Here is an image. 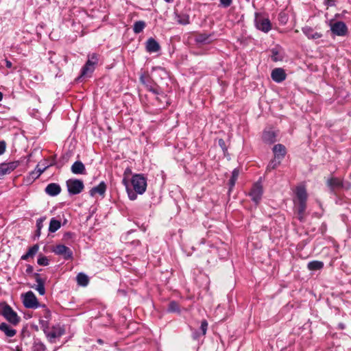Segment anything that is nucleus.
I'll return each mask as SVG.
<instances>
[{"mask_svg": "<svg viewBox=\"0 0 351 351\" xmlns=\"http://www.w3.org/2000/svg\"><path fill=\"white\" fill-rule=\"evenodd\" d=\"M71 169L74 174H84L85 173V167L81 161L75 162Z\"/></svg>", "mask_w": 351, "mask_h": 351, "instance_id": "16", "label": "nucleus"}, {"mask_svg": "<svg viewBox=\"0 0 351 351\" xmlns=\"http://www.w3.org/2000/svg\"><path fill=\"white\" fill-rule=\"evenodd\" d=\"M5 65L8 68H11L12 66V63L8 60H5Z\"/></svg>", "mask_w": 351, "mask_h": 351, "instance_id": "44", "label": "nucleus"}, {"mask_svg": "<svg viewBox=\"0 0 351 351\" xmlns=\"http://www.w3.org/2000/svg\"><path fill=\"white\" fill-rule=\"evenodd\" d=\"M23 302L26 308H34L38 306V300L32 291H29L24 295Z\"/></svg>", "mask_w": 351, "mask_h": 351, "instance_id": "7", "label": "nucleus"}, {"mask_svg": "<svg viewBox=\"0 0 351 351\" xmlns=\"http://www.w3.org/2000/svg\"><path fill=\"white\" fill-rule=\"evenodd\" d=\"M145 27V23L143 21H138L134 23L133 26V31L135 34L141 33Z\"/></svg>", "mask_w": 351, "mask_h": 351, "instance_id": "24", "label": "nucleus"}, {"mask_svg": "<svg viewBox=\"0 0 351 351\" xmlns=\"http://www.w3.org/2000/svg\"><path fill=\"white\" fill-rule=\"evenodd\" d=\"M53 252L58 255H62L65 259H69L72 258V251L66 246L64 245H58L54 249Z\"/></svg>", "mask_w": 351, "mask_h": 351, "instance_id": "8", "label": "nucleus"}, {"mask_svg": "<svg viewBox=\"0 0 351 351\" xmlns=\"http://www.w3.org/2000/svg\"><path fill=\"white\" fill-rule=\"evenodd\" d=\"M5 148H6L5 142L3 141H0V155H2L5 152Z\"/></svg>", "mask_w": 351, "mask_h": 351, "instance_id": "42", "label": "nucleus"}, {"mask_svg": "<svg viewBox=\"0 0 351 351\" xmlns=\"http://www.w3.org/2000/svg\"><path fill=\"white\" fill-rule=\"evenodd\" d=\"M324 267V263L321 261H314L308 263V268L310 270H319Z\"/></svg>", "mask_w": 351, "mask_h": 351, "instance_id": "26", "label": "nucleus"}, {"mask_svg": "<svg viewBox=\"0 0 351 351\" xmlns=\"http://www.w3.org/2000/svg\"><path fill=\"white\" fill-rule=\"evenodd\" d=\"M177 21L181 25H187L189 23V16L186 14L178 15Z\"/></svg>", "mask_w": 351, "mask_h": 351, "instance_id": "30", "label": "nucleus"}, {"mask_svg": "<svg viewBox=\"0 0 351 351\" xmlns=\"http://www.w3.org/2000/svg\"><path fill=\"white\" fill-rule=\"evenodd\" d=\"M219 144L221 146L223 145H224V141H223V140H222V139H219Z\"/></svg>", "mask_w": 351, "mask_h": 351, "instance_id": "46", "label": "nucleus"}, {"mask_svg": "<svg viewBox=\"0 0 351 351\" xmlns=\"http://www.w3.org/2000/svg\"><path fill=\"white\" fill-rule=\"evenodd\" d=\"M38 264L40 265L46 266L49 264V261L45 256H40L38 259Z\"/></svg>", "mask_w": 351, "mask_h": 351, "instance_id": "39", "label": "nucleus"}, {"mask_svg": "<svg viewBox=\"0 0 351 351\" xmlns=\"http://www.w3.org/2000/svg\"><path fill=\"white\" fill-rule=\"evenodd\" d=\"M239 174V170L237 169H234L232 171V176H231V178H230V179L229 180V184H230L231 187L234 185L235 182H236V180L238 178Z\"/></svg>", "mask_w": 351, "mask_h": 351, "instance_id": "31", "label": "nucleus"}, {"mask_svg": "<svg viewBox=\"0 0 351 351\" xmlns=\"http://www.w3.org/2000/svg\"><path fill=\"white\" fill-rule=\"evenodd\" d=\"M1 314L4 318L13 326H16L21 321L20 317L8 304H4L1 311Z\"/></svg>", "mask_w": 351, "mask_h": 351, "instance_id": "1", "label": "nucleus"}, {"mask_svg": "<svg viewBox=\"0 0 351 351\" xmlns=\"http://www.w3.org/2000/svg\"><path fill=\"white\" fill-rule=\"evenodd\" d=\"M43 172V170H40V169H39V170H38V175H37V177H38V176H40Z\"/></svg>", "mask_w": 351, "mask_h": 351, "instance_id": "47", "label": "nucleus"}, {"mask_svg": "<svg viewBox=\"0 0 351 351\" xmlns=\"http://www.w3.org/2000/svg\"><path fill=\"white\" fill-rule=\"evenodd\" d=\"M60 228V221L55 219L54 218L51 219L49 223V231L51 232H55Z\"/></svg>", "mask_w": 351, "mask_h": 351, "instance_id": "23", "label": "nucleus"}, {"mask_svg": "<svg viewBox=\"0 0 351 351\" xmlns=\"http://www.w3.org/2000/svg\"><path fill=\"white\" fill-rule=\"evenodd\" d=\"M132 184L134 190L139 195H142L146 190V179L141 175L137 174L132 177Z\"/></svg>", "mask_w": 351, "mask_h": 351, "instance_id": "3", "label": "nucleus"}, {"mask_svg": "<svg viewBox=\"0 0 351 351\" xmlns=\"http://www.w3.org/2000/svg\"><path fill=\"white\" fill-rule=\"evenodd\" d=\"M295 195L297 197H306V192L304 186L302 184L298 186L295 189Z\"/></svg>", "mask_w": 351, "mask_h": 351, "instance_id": "28", "label": "nucleus"}, {"mask_svg": "<svg viewBox=\"0 0 351 351\" xmlns=\"http://www.w3.org/2000/svg\"><path fill=\"white\" fill-rule=\"evenodd\" d=\"M306 199H299L298 202V211L300 214L302 213L306 208Z\"/></svg>", "mask_w": 351, "mask_h": 351, "instance_id": "33", "label": "nucleus"}, {"mask_svg": "<svg viewBox=\"0 0 351 351\" xmlns=\"http://www.w3.org/2000/svg\"><path fill=\"white\" fill-rule=\"evenodd\" d=\"M281 161L282 160L274 157V159H272L269 162V165H267V170L271 171V170L275 169L277 167H278L280 165V164L281 163Z\"/></svg>", "mask_w": 351, "mask_h": 351, "instance_id": "29", "label": "nucleus"}, {"mask_svg": "<svg viewBox=\"0 0 351 351\" xmlns=\"http://www.w3.org/2000/svg\"><path fill=\"white\" fill-rule=\"evenodd\" d=\"M271 77L274 82L280 83L285 80L286 73L282 69L276 68L271 71Z\"/></svg>", "mask_w": 351, "mask_h": 351, "instance_id": "9", "label": "nucleus"}, {"mask_svg": "<svg viewBox=\"0 0 351 351\" xmlns=\"http://www.w3.org/2000/svg\"><path fill=\"white\" fill-rule=\"evenodd\" d=\"M330 30L336 36H343L348 32V27L344 22L330 21L329 23Z\"/></svg>", "mask_w": 351, "mask_h": 351, "instance_id": "4", "label": "nucleus"}, {"mask_svg": "<svg viewBox=\"0 0 351 351\" xmlns=\"http://www.w3.org/2000/svg\"><path fill=\"white\" fill-rule=\"evenodd\" d=\"M220 2L223 6L228 7L231 4L232 0H220Z\"/></svg>", "mask_w": 351, "mask_h": 351, "instance_id": "43", "label": "nucleus"}, {"mask_svg": "<svg viewBox=\"0 0 351 351\" xmlns=\"http://www.w3.org/2000/svg\"><path fill=\"white\" fill-rule=\"evenodd\" d=\"M168 310H169V311H171V312L179 311V306H178V303H176V302H173V301L171 302L169 304Z\"/></svg>", "mask_w": 351, "mask_h": 351, "instance_id": "36", "label": "nucleus"}, {"mask_svg": "<svg viewBox=\"0 0 351 351\" xmlns=\"http://www.w3.org/2000/svg\"><path fill=\"white\" fill-rule=\"evenodd\" d=\"M165 1L166 2H168V3H169V2H171V1H173V0H165Z\"/></svg>", "mask_w": 351, "mask_h": 351, "instance_id": "50", "label": "nucleus"}, {"mask_svg": "<svg viewBox=\"0 0 351 351\" xmlns=\"http://www.w3.org/2000/svg\"><path fill=\"white\" fill-rule=\"evenodd\" d=\"M146 49L149 53L157 52L160 50V45L155 39L150 38L146 43Z\"/></svg>", "mask_w": 351, "mask_h": 351, "instance_id": "15", "label": "nucleus"}, {"mask_svg": "<svg viewBox=\"0 0 351 351\" xmlns=\"http://www.w3.org/2000/svg\"><path fill=\"white\" fill-rule=\"evenodd\" d=\"M66 185L69 195H75L79 194L84 189V183L77 179H69L66 181Z\"/></svg>", "mask_w": 351, "mask_h": 351, "instance_id": "2", "label": "nucleus"}, {"mask_svg": "<svg viewBox=\"0 0 351 351\" xmlns=\"http://www.w3.org/2000/svg\"><path fill=\"white\" fill-rule=\"evenodd\" d=\"M250 195L252 197H259L263 195V187L260 182L254 184Z\"/></svg>", "mask_w": 351, "mask_h": 351, "instance_id": "18", "label": "nucleus"}, {"mask_svg": "<svg viewBox=\"0 0 351 351\" xmlns=\"http://www.w3.org/2000/svg\"><path fill=\"white\" fill-rule=\"evenodd\" d=\"M15 168V165L13 163L8 164H1L0 165V172L2 176L11 173Z\"/></svg>", "mask_w": 351, "mask_h": 351, "instance_id": "19", "label": "nucleus"}, {"mask_svg": "<svg viewBox=\"0 0 351 351\" xmlns=\"http://www.w3.org/2000/svg\"><path fill=\"white\" fill-rule=\"evenodd\" d=\"M106 190V185L104 182H101L96 186H94L90 191V195L91 196L99 195L103 196Z\"/></svg>", "mask_w": 351, "mask_h": 351, "instance_id": "13", "label": "nucleus"}, {"mask_svg": "<svg viewBox=\"0 0 351 351\" xmlns=\"http://www.w3.org/2000/svg\"><path fill=\"white\" fill-rule=\"evenodd\" d=\"M326 1V4L329 5H332L333 3H332V0H325Z\"/></svg>", "mask_w": 351, "mask_h": 351, "instance_id": "45", "label": "nucleus"}, {"mask_svg": "<svg viewBox=\"0 0 351 351\" xmlns=\"http://www.w3.org/2000/svg\"><path fill=\"white\" fill-rule=\"evenodd\" d=\"M98 62V58L97 55L96 53H93L90 56H88V59L86 62V63L95 66Z\"/></svg>", "mask_w": 351, "mask_h": 351, "instance_id": "32", "label": "nucleus"}, {"mask_svg": "<svg viewBox=\"0 0 351 351\" xmlns=\"http://www.w3.org/2000/svg\"><path fill=\"white\" fill-rule=\"evenodd\" d=\"M44 221V219L43 218H40L37 220V222H36V226H37V228H38V234L39 235L40 234V229L43 226V222Z\"/></svg>", "mask_w": 351, "mask_h": 351, "instance_id": "40", "label": "nucleus"}, {"mask_svg": "<svg viewBox=\"0 0 351 351\" xmlns=\"http://www.w3.org/2000/svg\"><path fill=\"white\" fill-rule=\"evenodd\" d=\"M45 191L49 196H56L61 192V187L57 183H50L46 186Z\"/></svg>", "mask_w": 351, "mask_h": 351, "instance_id": "11", "label": "nucleus"}, {"mask_svg": "<svg viewBox=\"0 0 351 351\" xmlns=\"http://www.w3.org/2000/svg\"><path fill=\"white\" fill-rule=\"evenodd\" d=\"M0 330L8 337H12L16 334V330L15 329L11 328L4 322L0 324Z\"/></svg>", "mask_w": 351, "mask_h": 351, "instance_id": "17", "label": "nucleus"}, {"mask_svg": "<svg viewBox=\"0 0 351 351\" xmlns=\"http://www.w3.org/2000/svg\"><path fill=\"white\" fill-rule=\"evenodd\" d=\"M327 186L331 190L339 189L340 188L343 187V183L339 178L331 177L328 178L326 181Z\"/></svg>", "mask_w": 351, "mask_h": 351, "instance_id": "14", "label": "nucleus"}, {"mask_svg": "<svg viewBox=\"0 0 351 351\" xmlns=\"http://www.w3.org/2000/svg\"><path fill=\"white\" fill-rule=\"evenodd\" d=\"M140 81L142 84H145L146 85V87L147 88L148 90L151 91V92H153L154 93H156V90L152 88L151 86H149L147 84H146V81H145V77L143 75L141 76L140 77Z\"/></svg>", "mask_w": 351, "mask_h": 351, "instance_id": "37", "label": "nucleus"}, {"mask_svg": "<svg viewBox=\"0 0 351 351\" xmlns=\"http://www.w3.org/2000/svg\"><path fill=\"white\" fill-rule=\"evenodd\" d=\"M263 139L267 143H273L276 141V135L273 131H265L263 134Z\"/></svg>", "mask_w": 351, "mask_h": 351, "instance_id": "20", "label": "nucleus"}, {"mask_svg": "<svg viewBox=\"0 0 351 351\" xmlns=\"http://www.w3.org/2000/svg\"><path fill=\"white\" fill-rule=\"evenodd\" d=\"M302 31L309 39L316 40L322 36L321 33L315 32L312 27L308 26L302 27Z\"/></svg>", "mask_w": 351, "mask_h": 351, "instance_id": "12", "label": "nucleus"}, {"mask_svg": "<svg viewBox=\"0 0 351 351\" xmlns=\"http://www.w3.org/2000/svg\"><path fill=\"white\" fill-rule=\"evenodd\" d=\"M3 99V94L0 92V101L2 100Z\"/></svg>", "mask_w": 351, "mask_h": 351, "instance_id": "49", "label": "nucleus"}, {"mask_svg": "<svg viewBox=\"0 0 351 351\" xmlns=\"http://www.w3.org/2000/svg\"><path fill=\"white\" fill-rule=\"evenodd\" d=\"M255 25L258 29L265 33L268 32L271 29V24L269 19L258 14L256 16Z\"/></svg>", "mask_w": 351, "mask_h": 351, "instance_id": "5", "label": "nucleus"}, {"mask_svg": "<svg viewBox=\"0 0 351 351\" xmlns=\"http://www.w3.org/2000/svg\"><path fill=\"white\" fill-rule=\"evenodd\" d=\"M273 152L274 158L282 160L287 153L286 147L282 144L275 145L273 147Z\"/></svg>", "mask_w": 351, "mask_h": 351, "instance_id": "10", "label": "nucleus"}, {"mask_svg": "<svg viewBox=\"0 0 351 351\" xmlns=\"http://www.w3.org/2000/svg\"><path fill=\"white\" fill-rule=\"evenodd\" d=\"M77 282L79 285L86 287L88 285L89 282V279L86 274L83 273H80L77 276Z\"/></svg>", "mask_w": 351, "mask_h": 351, "instance_id": "22", "label": "nucleus"}, {"mask_svg": "<svg viewBox=\"0 0 351 351\" xmlns=\"http://www.w3.org/2000/svg\"><path fill=\"white\" fill-rule=\"evenodd\" d=\"M49 319H40L39 323L40 324L41 328L43 329V332H46L47 330H48L49 328Z\"/></svg>", "mask_w": 351, "mask_h": 351, "instance_id": "34", "label": "nucleus"}, {"mask_svg": "<svg viewBox=\"0 0 351 351\" xmlns=\"http://www.w3.org/2000/svg\"><path fill=\"white\" fill-rule=\"evenodd\" d=\"M43 318L44 319H50V317H51V313L49 311V310L47 309V308H44L43 309Z\"/></svg>", "mask_w": 351, "mask_h": 351, "instance_id": "41", "label": "nucleus"}, {"mask_svg": "<svg viewBox=\"0 0 351 351\" xmlns=\"http://www.w3.org/2000/svg\"><path fill=\"white\" fill-rule=\"evenodd\" d=\"M32 271V267H30V266H29V267H28V268H27V271L30 272V271Z\"/></svg>", "mask_w": 351, "mask_h": 351, "instance_id": "48", "label": "nucleus"}, {"mask_svg": "<svg viewBox=\"0 0 351 351\" xmlns=\"http://www.w3.org/2000/svg\"><path fill=\"white\" fill-rule=\"evenodd\" d=\"M39 246L36 244L29 249L27 252L21 256V259L27 260L29 258H32L38 251Z\"/></svg>", "mask_w": 351, "mask_h": 351, "instance_id": "21", "label": "nucleus"}, {"mask_svg": "<svg viewBox=\"0 0 351 351\" xmlns=\"http://www.w3.org/2000/svg\"><path fill=\"white\" fill-rule=\"evenodd\" d=\"M64 333V329L60 325H56L51 328H49L45 332V334L51 342H53L55 339L61 337Z\"/></svg>", "mask_w": 351, "mask_h": 351, "instance_id": "6", "label": "nucleus"}, {"mask_svg": "<svg viewBox=\"0 0 351 351\" xmlns=\"http://www.w3.org/2000/svg\"><path fill=\"white\" fill-rule=\"evenodd\" d=\"M208 39V36L206 34H198L195 37V41L200 43H206Z\"/></svg>", "mask_w": 351, "mask_h": 351, "instance_id": "35", "label": "nucleus"}, {"mask_svg": "<svg viewBox=\"0 0 351 351\" xmlns=\"http://www.w3.org/2000/svg\"><path fill=\"white\" fill-rule=\"evenodd\" d=\"M36 281L37 282V287L36 290L38 291V293L40 295H44L45 293V286H44V281L40 278L38 275H36Z\"/></svg>", "mask_w": 351, "mask_h": 351, "instance_id": "25", "label": "nucleus"}, {"mask_svg": "<svg viewBox=\"0 0 351 351\" xmlns=\"http://www.w3.org/2000/svg\"><path fill=\"white\" fill-rule=\"evenodd\" d=\"M95 70V66L86 63L82 68L81 77L87 76Z\"/></svg>", "mask_w": 351, "mask_h": 351, "instance_id": "27", "label": "nucleus"}, {"mask_svg": "<svg viewBox=\"0 0 351 351\" xmlns=\"http://www.w3.org/2000/svg\"><path fill=\"white\" fill-rule=\"evenodd\" d=\"M208 322L206 320H203L201 323L200 330L202 331V335H205L208 328Z\"/></svg>", "mask_w": 351, "mask_h": 351, "instance_id": "38", "label": "nucleus"}]
</instances>
